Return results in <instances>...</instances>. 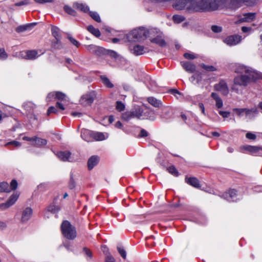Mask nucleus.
Masks as SVG:
<instances>
[{"mask_svg": "<svg viewBox=\"0 0 262 262\" xmlns=\"http://www.w3.org/2000/svg\"><path fill=\"white\" fill-rule=\"evenodd\" d=\"M196 0H178L173 4L177 10H182L187 6L193 8L195 11L211 12L221 8L227 0H199L195 4Z\"/></svg>", "mask_w": 262, "mask_h": 262, "instance_id": "obj_1", "label": "nucleus"}, {"mask_svg": "<svg viewBox=\"0 0 262 262\" xmlns=\"http://www.w3.org/2000/svg\"><path fill=\"white\" fill-rule=\"evenodd\" d=\"M235 72L237 74L233 79L231 90L239 93L237 86L246 87L251 82L262 79V73L252 69L249 67H238Z\"/></svg>", "mask_w": 262, "mask_h": 262, "instance_id": "obj_2", "label": "nucleus"}, {"mask_svg": "<svg viewBox=\"0 0 262 262\" xmlns=\"http://www.w3.org/2000/svg\"><path fill=\"white\" fill-rule=\"evenodd\" d=\"M61 229L64 236L69 239H74L77 236L75 227L68 221H64L61 225Z\"/></svg>", "mask_w": 262, "mask_h": 262, "instance_id": "obj_3", "label": "nucleus"}, {"mask_svg": "<svg viewBox=\"0 0 262 262\" xmlns=\"http://www.w3.org/2000/svg\"><path fill=\"white\" fill-rule=\"evenodd\" d=\"M154 30H151L150 31L146 30L144 28H139L137 29L133 30L129 34V37L134 41H139L142 39H145L149 34L154 33Z\"/></svg>", "mask_w": 262, "mask_h": 262, "instance_id": "obj_4", "label": "nucleus"}, {"mask_svg": "<svg viewBox=\"0 0 262 262\" xmlns=\"http://www.w3.org/2000/svg\"><path fill=\"white\" fill-rule=\"evenodd\" d=\"M201 69H196V67H184V70L189 73H193L191 78L193 80L199 79V76L201 75V71L205 70L207 71H214L216 70L215 67H198Z\"/></svg>", "mask_w": 262, "mask_h": 262, "instance_id": "obj_5", "label": "nucleus"}, {"mask_svg": "<svg viewBox=\"0 0 262 262\" xmlns=\"http://www.w3.org/2000/svg\"><path fill=\"white\" fill-rule=\"evenodd\" d=\"M143 111L140 107L136 108L130 112H127L123 114L122 118L125 120L137 118L140 119L142 116Z\"/></svg>", "mask_w": 262, "mask_h": 262, "instance_id": "obj_6", "label": "nucleus"}, {"mask_svg": "<svg viewBox=\"0 0 262 262\" xmlns=\"http://www.w3.org/2000/svg\"><path fill=\"white\" fill-rule=\"evenodd\" d=\"M242 40V36L237 34L226 37L223 41L229 46H233L239 43Z\"/></svg>", "mask_w": 262, "mask_h": 262, "instance_id": "obj_7", "label": "nucleus"}, {"mask_svg": "<svg viewBox=\"0 0 262 262\" xmlns=\"http://www.w3.org/2000/svg\"><path fill=\"white\" fill-rule=\"evenodd\" d=\"M214 89L221 92L225 96H227L229 93L228 85L224 80H221L219 83L216 84L214 85Z\"/></svg>", "mask_w": 262, "mask_h": 262, "instance_id": "obj_8", "label": "nucleus"}, {"mask_svg": "<svg viewBox=\"0 0 262 262\" xmlns=\"http://www.w3.org/2000/svg\"><path fill=\"white\" fill-rule=\"evenodd\" d=\"M88 50L92 53L97 55L102 56L106 55L107 50L102 47L96 46L94 45H90L88 47Z\"/></svg>", "mask_w": 262, "mask_h": 262, "instance_id": "obj_9", "label": "nucleus"}, {"mask_svg": "<svg viewBox=\"0 0 262 262\" xmlns=\"http://www.w3.org/2000/svg\"><path fill=\"white\" fill-rule=\"evenodd\" d=\"M242 149L249 151L250 153L257 156H262V147L253 146H243Z\"/></svg>", "mask_w": 262, "mask_h": 262, "instance_id": "obj_10", "label": "nucleus"}, {"mask_svg": "<svg viewBox=\"0 0 262 262\" xmlns=\"http://www.w3.org/2000/svg\"><path fill=\"white\" fill-rule=\"evenodd\" d=\"M95 95L93 93L87 94L83 95L81 99V103L83 105H89L93 103L94 100Z\"/></svg>", "mask_w": 262, "mask_h": 262, "instance_id": "obj_11", "label": "nucleus"}, {"mask_svg": "<svg viewBox=\"0 0 262 262\" xmlns=\"http://www.w3.org/2000/svg\"><path fill=\"white\" fill-rule=\"evenodd\" d=\"M32 214V210L30 207L26 208L23 210L21 217V222L25 223L28 222L31 218Z\"/></svg>", "mask_w": 262, "mask_h": 262, "instance_id": "obj_12", "label": "nucleus"}, {"mask_svg": "<svg viewBox=\"0 0 262 262\" xmlns=\"http://www.w3.org/2000/svg\"><path fill=\"white\" fill-rule=\"evenodd\" d=\"M185 182L189 185L195 188H200L201 187V185L199 180L195 177L188 178L187 177H186Z\"/></svg>", "mask_w": 262, "mask_h": 262, "instance_id": "obj_13", "label": "nucleus"}, {"mask_svg": "<svg viewBox=\"0 0 262 262\" xmlns=\"http://www.w3.org/2000/svg\"><path fill=\"white\" fill-rule=\"evenodd\" d=\"M81 138L87 142L92 141V131L82 129L81 132Z\"/></svg>", "mask_w": 262, "mask_h": 262, "instance_id": "obj_14", "label": "nucleus"}, {"mask_svg": "<svg viewBox=\"0 0 262 262\" xmlns=\"http://www.w3.org/2000/svg\"><path fill=\"white\" fill-rule=\"evenodd\" d=\"M236 195V191L235 189L229 190L228 192L223 194L224 198L228 201H234Z\"/></svg>", "mask_w": 262, "mask_h": 262, "instance_id": "obj_15", "label": "nucleus"}, {"mask_svg": "<svg viewBox=\"0 0 262 262\" xmlns=\"http://www.w3.org/2000/svg\"><path fill=\"white\" fill-rule=\"evenodd\" d=\"M99 161V158L96 156L90 157L88 161V166L89 170H91L96 166Z\"/></svg>", "mask_w": 262, "mask_h": 262, "instance_id": "obj_16", "label": "nucleus"}, {"mask_svg": "<svg viewBox=\"0 0 262 262\" xmlns=\"http://www.w3.org/2000/svg\"><path fill=\"white\" fill-rule=\"evenodd\" d=\"M255 0H231V3L235 7H238L241 3L251 6L255 3Z\"/></svg>", "mask_w": 262, "mask_h": 262, "instance_id": "obj_17", "label": "nucleus"}, {"mask_svg": "<svg viewBox=\"0 0 262 262\" xmlns=\"http://www.w3.org/2000/svg\"><path fill=\"white\" fill-rule=\"evenodd\" d=\"M57 156L63 161H70L71 153L69 151H59L57 153Z\"/></svg>", "mask_w": 262, "mask_h": 262, "instance_id": "obj_18", "label": "nucleus"}, {"mask_svg": "<svg viewBox=\"0 0 262 262\" xmlns=\"http://www.w3.org/2000/svg\"><path fill=\"white\" fill-rule=\"evenodd\" d=\"M151 42L158 44L161 47H165L166 46V43L165 40L162 38L161 36L159 35L151 39Z\"/></svg>", "mask_w": 262, "mask_h": 262, "instance_id": "obj_19", "label": "nucleus"}, {"mask_svg": "<svg viewBox=\"0 0 262 262\" xmlns=\"http://www.w3.org/2000/svg\"><path fill=\"white\" fill-rule=\"evenodd\" d=\"M211 96L215 100L216 107L219 108H221L223 106V101L219 95L215 93H212Z\"/></svg>", "mask_w": 262, "mask_h": 262, "instance_id": "obj_20", "label": "nucleus"}, {"mask_svg": "<svg viewBox=\"0 0 262 262\" xmlns=\"http://www.w3.org/2000/svg\"><path fill=\"white\" fill-rule=\"evenodd\" d=\"M36 25V23H33L24 26H19L15 29V30L18 33L22 32L31 28V27L35 26Z\"/></svg>", "mask_w": 262, "mask_h": 262, "instance_id": "obj_21", "label": "nucleus"}, {"mask_svg": "<svg viewBox=\"0 0 262 262\" xmlns=\"http://www.w3.org/2000/svg\"><path fill=\"white\" fill-rule=\"evenodd\" d=\"M147 101L149 102V103L155 107H160L162 105L161 101L152 97L148 98Z\"/></svg>", "mask_w": 262, "mask_h": 262, "instance_id": "obj_22", "label": "nucleus"}, {"mask_svg": "<svg viewBox=\"0 0 262 262\" xmlns=\"http://www.w3.org/2000/svg\"><path fill=\"white\" fill-rule=\"evenodd\" d=\"M105 139V136L102 133L92 132V141H102Z\"/></svg>", "mask_w": 262, "mask_h": 262, "instance_id": "obj_23", "label": "nucleus"}, {"mask_svg": "<svg viewBox=\"0 0 262 262\" xmlns=\"http://www.w3.org/2000/svg\"><path fill=\"white\" fill-rule=\"evenodd\" d=\"M73 7L77 9L80 10V11L83 12H87L89 10V7L83 4H79L78 3H75L73 5Z\"/></svg>", "mask_w": 262, "mask_h": 262, "instance_id": "obj_24", "label": "nucleus"}, {"mask_svg": "<svg viewBox=\"0 0 262 262\" xmlns=\"http://www.w3.org/2000/svg\"><path fill=\"white\" fill-rule=\"evenodd\" d=\"M37 54V52L36 50H29L26 52L24 57L28 59H33L36 57Z\"/></svg>", "mask_w": 262, "mask_h": 262, "instance_id": "obj_25", "label": "nucleus"}, {"mask_svg": "<svg viewBox=\"0 0 262 262\" xmlns=\"http://www.w3.org/2000/svg\"><path fill=\"white\" fill-rule=\"evenodd\" d=\"M51 47L54 50H60L62 48L60 39L53 40L52 42Z\"/></svg>", "mask_w": 262, "mask_h": 262, "instance_id": "obj_26", "label": "nucleus"}, {"mask_svg": "<svg viewBox=\"0 0 262 262\" xmlns=\"http://www.w3.org/2000/svg\"><path fill=\"white\" fill-rule=\"evenodd\" d=\"M133 53L136 55H140L143 54L144 47L143 46L137 45L135 46L133 49Z\"/></svg>", "mask_w": 262, "mask_h": 262, "instance_id": "obj_27", "label": "nucleus"}, {"mask_svg": "<svg viewBox=\"0 0 262 262\" xmlns=\"http://www.w3.org/2000/svg\"><path fill=\"white\" fill-rule=\"evenodd\" d=\"M55 99L60 101L66 102L68 97L64 94L61 92H55Z\"/></svg>", "mask_w": 262, "mask_h": 262, "instance_id": "obj_28", "label": "nucleus"}, {"mask_svg": "<svg viewBox=\"0 0 262 262\" xmlns=\"http://www.w3.org/2000/svg\"><path fill=\"white\" fill-rule=\"evenodd\" d=\"M100 78L103 83V84L107 88H112L114 87V85L110 80L104 75H102L100 76Z\"/></svg>", "mask_w": 262, "mask_h": 262, "instance_id": "obj_29", "label": "nucleus"}, {"mask_svg": "<svg viewBox=\"0 0 262 262\" xmlns=\"http://www.w3.org/2000/svg\"><path fill=\"white\" fill-rule=\"evenodd\" d=\"M10 191V189L8 183L3 182L0 183V192H9Z\"/></svg>", "mask_w": 262, "mask_h": 262, "instance_id": "obj_30", "label": "nucleus"}, {"mask_svg": "<svg viewBox=\"0 0 262 262\" xmlns=\"http://www.w3.org/2000/svg\"><path fill=\"white\" fill-rule=\"evenodd\" d=\"M47 143V141L46 139L39 138L37 137H35V139L34 140V145L40 146L46 145Z\"/></svg>", "mask_w": 262, "mask_h": 262, "instance_id": "obj_31", "label": "nucleus"}, {"mask_svg": "<svg viewBox=\"0 0 262 262\" xmlns=\"http://www.w3.org/2000/svg\"><path fill=\"white\" fill-rule=\"evenodd\" d=\"M88 30L97 37H99L101 35L100 31L98 29L95 28L93 26H89Z\"/></svg>", "mask_w": 262, "mask_h": 262, "instance_id": "obj_32", "label": "nucleus"}, {"mask_svg": "<svg viewBox=\"0 0 262 262\" xmlns=\"http://www.w3.org/2000/svg\"><path fill=\"white\" fill-rule=\"evenodd\" d=\"M47 210L49 212L56 214L60 210V207L54 205H50L48 207Z\"/></svg>", "mask_w": 262, "mask_h": 262, "instance_id": "obj_33", "label": "nucleus"}, {"mask_svg": "<svg viewBox=\"0 0 262 262\" xmlns=\"http://www.w3.org/2000/svg\"><path fill=\"white\" fill-rule=\"evenodd\" d=\"M19 197V194L17 192L13 193L9 199L8 200L7 202L9 203L11 206L13 205L15 202L17 200Z\"/></svg>", "mask_w": 262, "mask_h": 262, "instance_id": "obj_34", "label": "nucleus"}, {"mask_svg": "<svg viewBox=\"0 0 262 262\" xmlns=\"http://www.w3.org/2000/svg\"><path fill=\"white\" fill-rule=\"evenodd\" d=\"M52 33L53 36L55 37V39H60L61 35L59 34L58 32L59 29L55 26H53L52 27Z\"/></svg>", "mask_w": 262, "mask_h": 262, "instance_id": "obj_35", "label": "nucleus"}, {"mask_svg": "<svg viewBox=\"0 0 262 262\" xmlns=\"http://www.w3.org/2000/svg\"><path fill=\"white\" fill-rule=\"evenodd\" d=\"M244 17L241 19L242 21H249L252 20L255 18L254 13H246L244 15Z\"/></svg>", "mask_w": 262, "mask_h": 262, "instance_id": "obj_36", "label": "nucleus"}, {"mask_svg": "<svg viewBox=\"0 0 262 262\" xmlns=\"http://www.w3.org/2000/svg\"><path fill=\"white\" fill-rule=\"evenodd\" d=\"M106 55H108L111 57L114 58L115 59L121 58V57H120L119 55H118L115 51L113 50H107Z\"/></svg>", "mask_w": 262, "mask_h": 262, "instance_id": "obj_37", "label": "nucleus"}, {"mask_svg": "<svg viewBox=\"0 0 262 262\" xmlns=\"http://www.w3.org/2000/svg\"><path fill=\"white\" fill-rule=\"evenodd\" d=\"M64 10L69 14L72 15V16H75L76 14V11L73 9L72 8L68 6H65L64 7Z\"/></svg>", "mask_w": 262, "mask_h": 262, "instance_id": "obj_38", "label": "nucleus"}, {"mask_svg": "<svg viewBox=\"0 0 262 262\" xmlns=\"http://www.w3.org/2000/svg\"><path fill=\"white\" fill-rule=\"evenodd\" d=\"M258 112L256 108H252L251 109L245 108L244 114L246 116H248L251 114H257Z\"/></svg>", "mask_w": 262, "mask_h": 262, "instance_id": "obj_39", "label": "nucleus"}, {"mask_svg": "<svg viewBox=\"0 0 262 262\" xmlns=\"http://www.w3.org/2000/svg\"><path fill=\"white\" fill-rule=\"evenodd\" d=\"M211 30L212 32L215 33H221L222 30V27L217 25H212L211 27Z\"/></svg>", "mask_w": 262, "mask_h": 262, "instance_id": "obj_40", "label": "nucleus"}, {"mask_svg": "<svg viewBox=\"0 0 262 262\" xmlns=\"http://www.w3.org/2000/svg\"><path fill=\"white\" fill-rule=\"evenodd\" d=\"M117 250L120 255L122 257V258L125 259L126 257V253L125 250L123 248V247L120 246H118Z\"/></svg>", "mask_w": 262, "mask_h": 262, "instance_id": "obj_41", "label": "nucleus"}, {"mask_svg": "<svg viewBox=\"0 0 262 262\" xmlns=\"http://www.w3.org/2000/svg\"><path fill=\"white\" fill-rule=\"evenodd\" d=\"M90 15L91 17L97 22H100L101 19L99 15L96 12H90Z\"/></svg>", "mask_w": 262, "mask_h": 262, "instance_id": "obj_42", "label": "nucleus"}, {"mask_svg": "<svg viewBox=\"0 0 262 262\" xmlns=\"http://www.w3.org/2000/svg\"><path fill=\"white\" fill-rule=\"evenodd\" d=\"M116 109L118 111H122L125 108V105L124 104L121 102V101H117L116 102Z\"/></svg>", "mask_w": 262, "mask_h": 262, "instance_id": "obj_43", "label": "nucleus"}, {"mask_svg": "<svg viewBox=\"0 0 262 262\" xmlns=\"http://www.w3.org/2000/svg\"><path fill=\"white\" fill-rule=\"evenodd\" d=\"M167 170L171 174H172L174 176H178V172L177 170L176 169V168L174 166H171L167 168Z\"/></svg>", "mask_w": 262, "mask_h": 262, "instance_id": "obj_44", "label": "nucleus"}, {"mask_svg": "<svg viewBox=\"0 0 262 262\" xmlns=\"http://www.w3.org/2000/svg\"><path fill=\"white\" fill-rule=\"evenodd\" d=\"M184 57L187 59L192 60L197 58V56L193 54L185 53L184 54Z\"/></svg>", "mask_w": 262, "mask_h": 262, "instance_id": "obj_45", "label": "nucleus"}, {"mask_svg": "<svg viewBox=\"0 0 262 262\" xmlns=\"http://www.w3.org/2000/svg\"><path fill=\"white\" fill-rule=\"evenodd\" d=\"M169 93L173 95L174 96H176L177 97V99L179 98L178 96H180L181 95V93L179 91H178L177 89H170L169 91Z\"/></svg>", "mask_w": 262, "mask_h": 262, "instance_id": "obj_46", "label": "nucleus"}, {"mask_svg": "<svg viewBox=\"0 0 262 262\" xmlns=\"http://www.w3.org/2000/svg\"><path fill=\"white\" fill-rule=\"evenodd\" d=\"M233 112L238 116H241L244 114L245 108H234Z\"/></svg>", "mask_w": 262, "mask_h": 262, "instance_id": "obj_47", "label": "nucleus"}, {"mask_svg": "<svg viewBox=\"0 0 262 262\" xmlns=\"http://www.w3.org/2000/svg\"><path fill=\"white\" fill-rule=\"evenodd\" d=\"M68 38L69 39V40L71 41V42L74 46H76L77 47H78L79 46V43L74 38H73L72 37L70 36L69 35L68 36Z\"/></svg>", "mask_w": 262, "mask_h": 262, "instance_id": "obj_48", "label": "nucleus"}, {"mask_svg": "<svg viewBox=\"0 0 262 262\" xmlns=\"http://www.w3.org/2000/svg\"><path fill=\"white\" fill-rule=\"evenodd\" d=\"M7 54L4 48L0 49V59H6L7 57Z\"/></svg>", "mask_w": 262, "mask_h": 262, "instance_id": "obj_49", "label": "nucleus"}, {"mask_svg": "<svg viewBox=\"0 0 262 262\" xmlns=\"http://www.w3.org/2000/svg\"><path fill=\"white\" fill-rule=\"evenodd\" d=\"M173 20L174 22L179 23L182 22L184 20V19L182 18V17L180 16V15H176L173 16Z\"/></svg>", "mask_w": 262, "mask_h": 262, "instance_id": "obj_50", "label": "nucleus"}, {"mask_svg": "<svg viewBox=\"0 0 262 262\" xmlns=\"http://www.w3.org/2000/svg\"><path fill=\"white\" fill-rule=\"evenodd\" d=\"M57 113H58V111L55 107L51 106L48 110L47 115H49L51 113L57 114Z\"/></svg>", "mask_w": 262, "mask_h": 262, "instance_id": "obj_51", "label": "nucleus"}, {"mask_svg": "<svg viewBox=\"0 0 262 262\" xmlns=\"http://www.w3.org/2000/svg\"><path fill=\"white\" fill-rule=\"evenodd\" d=\"M17 182L16 180H13L10 183V188L11 190H14L17 188Z\"/></svg>", "mask_w": 262, "mask_h": 262, "instance_id": "obj_52", "label": "nucleus"}, {"mask_svg": "<svg viewBox=\"0 0 262 262\" xmlns=\"http://www.w3.org/2000/svg\"><path fill=\"white\" fill-rule=\"evenodd\" d=\"M10 206H11V205L7 201L6 203H2L0 205V208L1 210H4L8 208Z\"/></svg>", "mask_w": 262, "mask_h": 262, "instance_id": "obj_53", "label": "nucleus"}, {"mask_svg": "<svg viewBox=\"0 0 262 262\" xmlns=\"http://www.w3.org/2000/svg\"><path fill=\"white\" fill-rule=\"evenodd\" d=\"M246 137L250 140H254L256 139V136L255 134H254L252 133L249 132L246 134Z\"/></svg>", "mask_w": 262, "mask_h": 262, "instance_id": "obj_54", "label": "nucleus"}, {"mask_svg": "<svg viewBox=\"0 0 262 262\" xmlns=\"http://www.w3.org/2000/svg\"><path fill=\"white\" fill-rule=\"evenodd\" d=\"M83 252H84L85 254L89 257L90 258H91L92 257V251L88 249L87 248H83Z\"/></svg>", "mask_w": 262, "mask_h": 262, "instance_id": "obj_55", "label": "nucleus"}, {"mask_svg": "<svg viewBox=\"0 0 262 262\" xmlns=\"http://www.w3.org/2000/svg\"><path fill=\"white\" fill-rule=\"evenodd\" d=\"M29 4V1L28 0H24L23 1H21L18 3H16L15 4V6H21L23 5H26Z\"/></svg>", "mask_w": 262, "mask_h": 262, "instance_id": "obj_56", "label": "nucleus"}, {"mask_svg": "<svg viewBox=\"0 0 262 262\" xmlns=\"http://www.w3.org/2000/svg\"><path fill=\"white\" fill-rule=\"evenodd\" d=\"M9 145H13L17 147V146H20L21 144L19 142L16 141H13L9 142L8 143H7L5 144V146H8Z\"/></svg>", "mask_w": 262, "mask_h": 262, "instance_id": "obj_57", "label": "nucleus"}, {"mask_svg": "<svg viewBox=\"0 0 262 262\" xmlns=\"http://www.w3.org/2000/svg\"><path fill=\"white\" fill-rule=\"evenodd\" d=\"M219 113L224 118H228L230 115V113L226 111H220Z\"/></svg>", "mask_w": 262, "mask_h": 262, "instance_id": "obj_58", "label": "nucleus"}, {"mask_svg": "<svg viewBox=\"0 0 262 262\" xmlns=\"http://www.w3.org/2000/svg\"><path fill=\"white\" fill-rule=\"evenodd\" d=\"M148 134L146 130H145V129H142L141 130L139 136L140 137H147L148 136Z\"/></svg>", "mask_w": 262, "mask_h": 262, "instance_id": "obj_59", "label": "nucleus"}, {"mask_svg": "<svg viewBox=\"0 0 262 262\" xmlns=\"http://www.w3.org/2000/svg\"><path fill=\"white\" fill-rule=\"evenodd\" d=\"M56 106L61 111H63L65 109L64 107V104L59 101L56 102Z\"/></svg>", "mask_w": 262, "mask_h": 262, "instance_id": "obj_60", "label": "nucleus"}, {"mask_svg": "<svg viewBox=\"0 0 262 262\" xmlns=\"http://www.w3.org/2000/svg\"><path fill=\"white\" fill-rule=\"evenodd\" d=\"M105 262H115V260L112 255H108L106 257Z\"/></svg>", "mask_w": 262, "mask_h": 262, "instance_id": "obj_61", "label": "nucleus"}, {"mask_svg": "<svg viewBox=\"0 0 262 262\" xmlns=\"http://www.w3.org/2000/svg\"><path fill=\"white\" fill-rule=\"evenodd\" d=\"M36 3L38 4H43L45 3H52L54 0H34Z\"/></svg>", "mask_w": 262, "mask_h": 262, "instance_id": "obj_62", "label": "nucleus"}, {"mask_svg": "<svg viewBox=\"0 0 262 262\" xmlns=\"http://www.w3.org/2000/svg\"><path fill=\"white\" fill-rule=\"evenodd\" d=\"M53 97L55 98V92L49 93L47 96V99L49 101Z\"/></svg>", "mask_w": 262, "mask_h": 262, "instance_id": "obj_63", "label": "nucleus"}, {"mask_svg": "<svg viewBox=\"0 0 262 262\" xmlns=\"http://www.w3.org/2000/svg\"><path fill=\"white\" fill-rule=\"evenodd\" d=\"M75 187V182L73 178H71L69 183V187L70 189H73Z\"/></svg>", "mask_w": 262, "mask_h": 262, "instance_id": "obj_64", "label": "nucleus"}]
</instances>
